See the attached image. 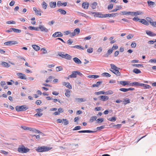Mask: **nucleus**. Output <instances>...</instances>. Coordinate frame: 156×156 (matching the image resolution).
<instances>
[{"mask_svg": "<svg viewBox=\"0 0 156 156\" xmlns=\"http://www.w3.org/2000/svg\"><path fill=\"white\" fill-rule=\"evenodd\" d=\"M149 62L151 63H156V59H151Z\"/></svg>", "mask_w": 156, "mask_h": 156, "instance_id": "774afa93", "label": "nucleus"}, {"mask_svg": "<svg viewBox=\"0 0 156 156\" xmlns=\"http://www.w3.org/2000/svg\"><path fill=\"white\" fill-rule=\"evenodd\" d=\"M54 78L53 76H50L46 80V82L48 83L51 82L52 80V79H53Z\"/></svg>", "mask_w": 156, "mask_h": 156, "instance_id": "a19ab883", "label": "nucleus"}, {"mask_svg": "<svg viewBox=\"0 0 156 156\" xmlns=\"http://www.w3.org/2000/svg\"><path fill=\"white\" fill-rule=\"evenodd\" d=\"M1 65L4 67H9L10 66V65L6 62H3L1 63Z\"/></svg>", "mask_w": 156, "mask_h": 156, "instance_id": "b1692460", "label": "nucleus"}, {"mask_svg": "<svg viewBox=\"0 0 156 156\" xmlns=\"http://www.w3.org/2000/svg\"><path fill=\"white\" fill-rule=\"evenodd\" d=\"M18 42L15 41H9L5 42L4 45L5 46H11L17 44Z\"/></svg>", "mask_w": 156, "mask_h": 156, "instance_id": "423d86ee", "label": "nucleus"}, {"mask_svg": "<svg viewBox=\"0 0 156 156\" xmlns=\"http://www.w3.org/2000/svg\"><path fill=\"white\" fill-rule=\"evenodd\" d=\"M133 37V36L132 34H130L127 36V39H129L132 38Z\"/></svg>", "mask_w": 156, "mask_h": 156, "instance_id": "338daca9", "label": "nucleus"}, {"mask_svg": "<svg viewBox=\"0 0 156 156\" xmlns=\"http://www.w3.org/2000/svg\"><path fill=\"white\" fill-rule=\"evenodd\" d=\"M80 31V30L79 28H77L75 29L74 31V32L71 33L70 37H72L76 35V34H79Z\"/></svg>", "mask_w": 156, "mask_h": 156, "instance_id": "0eeeda50", "label": "nucleus"}, {"mask_svg": "<svg viewBox=\"0 0 156 156\" xmlns=\"http://www.w3.org/2000/svg\"><path fill=\"white\" fill-rule=\"evenodd\" d=\"M81 129V127L80 126H76L74 127V128L73 129V130H78L80 129Z\"/></svg>", "mask_w": 156, "mask_h": 156, "instance_id": "680f3d73", "label": "nucleus"}, {"mask_svg": "<svg viewBox=\"0 0 156 156\" xmlns=\"http://www.w3.org/2000/svg\"><path fill=\"white\" fill-rule=\"evenodd\" d=\"M76 71H74L72 72V73L71 75H69L68 76V78H76V77L77 73H76Z\"/></svg>", "mask_w": 156, "mask_h": 156, "instance_id": "f3484780", "label": "nucleus"}, {"mask_svg": "<svg viewBox=\"0 0 156 156\" xmlns=\"http://www.w3.org/2000/svg\"><path fill=\"white\" fill-rule=\"evenodd\" d=\"M147 3L148 4V6L150 7H152L155 4V3L154 2L150 0H148L147 1Z\"/></svg>", "mask_w": 156, "mask_h": 156, "instance_id": "cd10ccee", "label": "nucleus"}, {"mask_svg": "<svg viewBox=\"0 0 156 156\" xmlns=\"http://www.w3.org/2000/svg\"><path fill=\"white\" fill-rule=\"evenodd\" d=\"M62 85L63 86H66L67 88L69 89H71L72 87L70 84L69 82H63Z\"/></svg>", "mask_w": 156, "mask_h": 156, "instance_id": "ddd939ff", "label": "nucleus"}, {"mask_svg": "<svg viewBox=\"0 0 156 156\" xmlns=\"http://www.w3.org/2000/svg\"><path fill=\"white\" fill-rule=\"evenodd\" d=\"M29 149L25 147L24 146L19 147L18 149V151L21 153H26L29 152Z\"/></svg>", "mask_w": 156, "mask_h": 156, "instance_id": "20e7f679", "label": "nucleus"}, {"mask_svg": "<svg viewBox=\"0 0 156 156\" xmlns=\"http://www.w3.org/2000/svg\"><path fill=\"white\" fill-rule=\"evenodd\" d=\"M131 46L132 48H135L136 46V44L134 42H133L131 44Z\"/></svg>", "mask_w": 156, "mask_h": 156, "instance_id": "0e129e2a", "label": "nucleus"}, {"mask_svg": "<svg viewBox=\"0 0 156 156\" xmlns=\"http://www.w3.org/2000/svg\"><path fill=\"white\" fill-rule=\"evenodd\" d=\"M42 8L44 9H46L47 7V4L45 2L43 1L42 2Z\"/></svg>", "mask_w": 156, "mask_h": 156, "instance_id": "58836bf2", "label": "nucleus"}, {"mask_svg": "<svg viewBox=\"0 0 156 156\" xmlns=\"http://www.w3.org/2000/svg\"><path fill=\"white\" fill-rule=\"evenodd\" d=\"M52 148V147H48L46 146H39L36 149L37 152H41L49 151Z\"/></svg>", "mask_w": 156, "mask_h": 156, "instance_id": "f257e3e1", "label": "nucleus"}, {"mask_svg": "<svg viewBox=\"0 0 156 156\" xmlns=\"http://www.w3.org/2000/svg\"><path fill=\"white\" fill-rule=\"evenodd\" d=\"M57 11L61 13L62 14L65 15L66 14V12L64 10L62 9H58Z\"/></svg>", "mask_w": 156, "mask_h": 156, "instance_id": "f704fd0d", "label": "nucleus"}, {"mask_svg": "<svg viewBox=\"0 0 156 156\" xmlns=\"http://www.w3.org/2000/svg\"><path fill=\"white\" fill-rule=\"evenodd\" d=\"M93 49L91 48H89L87 50V51L89 53H91L93 52Z\"/></svg>", "mask_w": 156, "mask_h": 156, "instance_id": "e2e57ef3", "label": "nucleus"}, {"mask_svg": "<svg viewBox=\"0 0 156 156\" xmlns=\"http://www.w3.org/2000/svg\"><path fill=\"white\" fill-rule=\"evenodd\" d=\"M38 28L40 29L41 31L42 32L44 31L47 32L48 31V30L42 25H39Z\"/></svg>", "mask_w": 156, "mask_h": 156, "instance_id": "6e6552de", "label": "nucleus"}, {"mask_svg": "<svg viewBox=\"0 0 156 156\" xmlns=\"http://www.w3.org/2000/svg\"><path fill=\"white\" fill-rule=\"evenodd\" d=\"M135 86H142V83H141L140 82H135Z\"/></svg>", "mask_w": 156, "mask_h": 156, "instance_id": "052dcab7", "label": "nucleus"}, {"mask_svg": "<svg viewBox=\"0 0 156 156\" xmlns=\"http://www.w3.org/2000/svg\"><path fill=\"white\" fill-rule=\"evenodd\" d=\"M63 36V34L60 32H55L52 35V37H61Z\"/></svg>", "mask_w": 156, "mask_h": 156, "instance_id": "9d476101", "label": "nucleus"}, {"mask_svg": "<svg viewBox=\"0 0 156 156\" xmlns=\"http://www.w3.org/2000/svg\"><path fill=\"white\" fill-rule=\"evenodd\" d=\"M28 28L30 30H38V28L37 27L30 26L28 27Z\"/></svg>", "mask_w": 156, "mask_h": 156, "instance_id": "c03bdc74", "label": "nucleus"}, {"mask_svg": "<svg viewBox=\"0 0 156 156\" xmlns=\"http://www.w3.org/2000/svg\"><path fill=\"white\" fill-rule=\"evenodd\" d=\"M100 98V100L105 101L108 100L109 99L108 96L106 95H101L99 97Z\"/></svg>", "mask_w": 156, "mask_h": 156, "instance_id": "9b49d317", "label": "nucleus"}, {"mask_svg": "<svg viewBox=\"0 0 156 156\" xmlns=\"http://www.w3.org/2000/svg\"><path fill=\"white\" fill-rule=\"evenodd\" d=\"M28 108L25 105L21 106H17L16 107V110L17 112L25 111Z\"/></svg>", "mask_w": 156, "mask_h": 156, "instance_id": "7ed1b4c3", "label": "nucleus"}, {"mask_svg": "<svg viewBox=\"0 0 156 156\" xmlns=\"http://www.w3.org/2000/svg\"><path fill=\"white\" fill-rule=\"evenodd\" d=\"M63 68L61 66H58L56 68V70L57 71H59L62 70Z\"/></svg>", "mask_w": 156, "mask_h": 156, "instance_id": "4d7b16f0", "label": "nucleus"}, {"mask_svg": "<svg viewBox=\"0 0 156 156\" xmlns=\"http://www.w3.org/2000/svg\"><path fill=\"white\" fill-rule=\"evenodd\" d=\"M146 19L147 21L149 22L150 23L151 25L152 24V23H153V22L151 18L148 17H147L146 18Z\"/></svg>", "mask_w": 156, "mask_h": 156, "instance_id": "864d4df0", "label": "nucleus"}, {"mask_svg": "<svg viewBox=\"0 0 156 156\" xmlns=\"http://www.w3.org/2000/svg\"><path fill=\"white\" fill-rule=\"evenodd\" d=\"M102 83V81H99L96 83V84H93L92 85V87H97L100 86L101 83Z\"/></svg>", "mask_w": 156, "mask_h": 156, "instance_id": "393cba45", "label": "nucleus"}, {"mask_svg": "<svg viewBox=\"0 0 156 156\" xmlns=\"http://www.w3.org/2000/svg\"><path fill=\"white\" fill-rule=\"evenodd\" d=\"M132 66L133 67H143L144 66L142 64H134L132 65Z\"/></svg>", "mask_w": 156, "mask_h": 156, "instance_id": "79ce46f5", "label": "nucleus"}, {"mask_svg": "<svg viewBox=\"0 0 156 156\" xmlns=\"http://www.w3.org/2000/svg\"><path fill=\"white\" fill-rule=\"evenodd\" d=\"M89 6V4L88 2H84L82 3V7L85 9H88Z\"/></svg>", "mask_w": 156, "mask_h": 156, "instance_id": "4468645a", "label": "nucleus"}, {"mask_svg": "<svg viewBox=\"0 0 156 156\" xmlns=\"http://www.w3.org/2000/svg\"><path fill=\"white\" fill-rule=\"evenodd\" d=\"M43 115L42 113L40 112H38L36 114L34 115V116L36 117H41Z\"/></svg>", "mask_w": 156, "mask_h": 156, "instance_id": "de8ad7c7", "label": "nucleus"}, {"mask_svg": "<svg viewBox=\"0 0 156 156\" xmlns=\"http://www.w3.org/2000/svg\"><path fill=\"white\" fill-rule=\"evenodd\" d=\"M13 31L16 33H20L21 32V30L20 29L13 28Z\"/></svg>", "mask_w": 156, "mask_h": 156, "instance_id": "603ef678", "label": "nucleus"}, {"mask_svg": "<svg viewBox=\"0 0 156 156\" xmlns=\"http://www.w3.org/2000/svg\"><path fill=\"white\" fill-rule=\"evenodd\" d=\"M119 90L120 91L124 92H126L127 91V88H120Z\"/></svg>", "mask_w": 156, "mask_h": 156, "instance_id": "69168bd1", "label": "nucleus"}, {"mask_svg": "<svg viewBox=\"0 0 156 156\" xmlns=\"http://www.w3.org/2000/svg\"><path fill=\"white\" fill-rule=\"evenodd\" d=\"M110 66L112 69L111 71L116 75L117 76H120V73L119 71V68L115 66L113 64H111Z\"/></svg>", "mask_w": 156, "mask_h": 156, "instance_id": "f03ea898", "label": "nucleus"}, {"mask_svg": "<svg viewBox=\"0 0 156 156\" xmlns=\"http://www.w3.org/2000/svg\"><path fill=\"white\" fill-rule=\"evenodd\" d=\"M123 15H133V12H131L123 11L121 12Z\"/></svg>", "mask_w": 156, "mask_h": 156, "instance_id": "bb28decb", "label": "nucleus"}, {"mask_svg": "<svg viewBox=\"0 0 156 156\" xmlns=\"http://www.w3.org/2000/svg\"><path fill=\"white\" fill-rule=\"evenodd\" d=\"M123 102L124 104L125 105L129 103H130V99L128 98L124 99L123 100Z\"/></svg>", "mask_w": 156, "mask_h": 156, "instance_id": "c756f323", "label": "nucleus"}, {"mask_svg": "<svg viewBox=\"0 0 156 156\" xmlns=\"http://www.w3.org/2000/svg\"><path fill=\"white\" fill-rule=\"evenodd\" d=\"M97 5V3L96 2H94L91 5V7L93 9H94L96 8V6Z\"/></svg>", "mask_w": 156, "mask_h": 156, "instance_id": "09e8293b", "label": "nucleus"}, {"mask_svg": "<svg viewBox=\"0 0 156 156\" xmlns=\"http://www.w3.org/2000/svg\"><path fill=\"white\" fill-rule=\"evenodd\" d=\"M108 119L111 122H114L116 121V118L115 117H114L112 118H110Z\"/></svg>", "mask_w": 156, "mask_h": 156, "instance_id": "5fc2aeb1", "label": "nucleus"}, {"mask_svg": "<svg viewBox=\"0 0 156 156\" xmlns=\"http://www.w3.org/2000/svg\"><path fill=\"white\" fill-rule=\"evenodd\" d=\"M72 48H80V49H81L82 50H83L84 48L82 47L80 45H76L74 46H73L71 47Z\"/></svg>", "mask_w": 156, "mask_h": 156, "instance_id": "37998d69", "label": "nucleus"}, {"mask_svg": "<svg viewBox=\"0 0 156 156\" xmlns=\"http://www.w3.org/2000/svg\"><path fill=\"white\" fill-rule=\"evenodd\" d=\"M32 47L36 51H37L40 50V47L36 45H33Z\"/></svg>", "mask_w": 156, "mask_h": 156, "instance_id": "2f4dec72", "label": "nucleus"}, {"mask_svg": "<svg viewBox=\"0 0 156 156\" xmlns=\"http://www.w3.org/2000/svg\"><path fill=\"white\" fill-rule=\"evenodd\" d=\"M142 86H143L144 89H149L151 88L150 86L144 83H142Z\"/></svg>", "mask_w": 156, "mask_h": 156, "instance_id": "ea45409f", "label": "nucleus"}, {"mask_svg": "<svg viewBox=\"0 0 156 156\" xmlns=\"http://www.w3.org/2000/svg\"><path fill=\"white\" fill-rule=\"evenodd\" d=\"M65 53V52H58V55L59 56L64 58Z\"/></svg>", "mask_w": 156, "mask_h": 156, "instance_id": "e433bc0d", "label": "nucleus"}, {"mask_svg": "<svg viewBox=\"0 0 156 156\" xmlns=\"http://www.w3.org/2000/svg\"><path fill=\"white\" fill-rule=\"evenodd\" d=\"M64 56V58L67 60H70L72 58V57L71 56H70L69 55L66 53H65V55Z\"/></svg>", "mask_w": 156, "mask_h": 156, "instance_id": "a878e982", "label": "nucleus"}, {"mask_svg": "<svg viewBox=\"0 0 156 156\" xmlns=\"http://www.w3.org/2000/svg\"><path fill=\"white\" fill-rule=\"evenodd\" d=\"M87 77L89 78H94V79H96L99 77V76L97 75H90L87 76Z\"/></svg>", "mask_w": 156, "mask_h": 156, "instance_id": "72a5a7b5", "label": "nucleus"}, {"mask_svg": "<svg viewBox=\"0 0 156 156\" xmlns=\"http://www.w3.org/2000/svg\"><path fill=\"white\" fill-rule=\"evenodd\" d=\"M66 92L65 94V95L68 97H69L70 96V94H69L70 92V90L68 89H67L66 90Z\"/></svg>", "mask_w": 156, "mask_h": 156, "instance_id": "a18cd8bd", "label": "nucleus"}, {"mask_svg": "<svg viewBox=\"0 0 156 156\" xmlns=\"http://www.w3.org/2000/svg\"><path fill=\"white\" fill-rule=\"evenodd\" d=\"M102 75L103 76H105L107 77H110L111 75L108 73H102Z\"/></svg>", "mask_w": 156, "mask_h": 156, "instance_id": "6e6d98bb", "label": "nucleus"}, {"mask_svg": "<svg viewBox=\"0 0 156 156\" xmlns=\"http://www.w3.org/2000/svg\"><path fill=\"white\" fill-rule=\"evenodd\" d=\"M49 6L51 8H55L56 6V3L55 2H51L49 3Z\"/></svg>", "mask_w": 156, "mask_h": 156, "instance_id": "dca6fc26", "label": "nucleus"}, {"mask_svg": "<svg viewBox=\"0 0 156 156\" xmlns=\"http://www.w3.org/2000/svg\"><path fill=\"white\" fill-rule=\"evenodd\" d=\"M133 12L132 15H141L143 14V12L140 11H138L135 12Z\"/></svg>", "mask_w": 156, "mask_h": 156, "instance_id": "c85d7f7f", "label": "nucleus"}, {"mask_svg": "<svg viewBox=\"0 0 156 156\" xmlns=\"http://www.w3.org/2000/svg\"><path fill=\"white\" fill-rule=\"evenodd\" d=\"M73 61L76 63L78 64H80L82 63L81 61L77 57H75L73 58Z\"/></svg>", "mask_w": 156, "mask_h": 156, "instance_id": "4be33fe9", "label": "nucleus"}, {"mask_svg": "<svg viewBox=\"0 0 156 156\" xmlns=\"http://www.w3.org/2000/svg\"><path fill=\"white\" fill-rule=\"evenodd\" d=\"M94 16L96 17L99 18H104V14H102L98 12H95L94 13Z\"/></svg>", "mask_w": 156, "mask_h": 156, "instance_id": "2eb2a0df", "label": "nucleus"}, {"mask_svg": "<svg viewBox=\"0 0 156 156\" xmlns=\"http://www.w3.org/2000/svg\"><path fill=\"white\" fill-rule=\"evenodd\" d=\"M21 128L23 129L24 130H29L30 131H37V130H36L35 129L29 127H27L26 126H21Z\"/></svg>", "mask_w": 156, "mask_h": 156, "instance_id": "1a4fd4ad", "label": "nucleus"}, {"mask_svg": "<svg viewBox=\"0 0 156 156\" xmlns=\"http://www.w3.org/2000/svg\"><path fill=\"white\" fill-rule=\"evenodd\" d=\"M140 22L146 25H149L148 23L145 20L142 19L140 21Z\"/></svg>", "mask_w": 156, "mask_h": 156, "instance_id": "7c9ffc66", "label": "nucleus"}, {"mask_svg": "<svg viewBox=\"0 0 156 156\" xmlns=\"http://www.w3.org/2000/svg\"><path fill=\"white\" fill-rule=\"evenodd\" d=\"M96 131H94L90 130H81L78 132L79 133H93L96 132Z\"/></svg>", "mask_w": 156, "mask_h": 156, "instance_id": "412c9836", "label": "nucleus"}, {"mask_svg": "<svg viewBox=\"0 0 156 156\" xmlns=\"http://www.w3.org/2000/svg\"><path fill=\"white\" fill-rule=\"evenodd\" d=\"M17 75L18 76V77L19 78L22 79H26V76L25 74H23L22 73H17Z\"/></svg>", "mask_w": 156, "mask_h": 156, "instance_id": "f8f14e48", "label": "nucleus"}, {"mask_svg": "<svg viewBox=\"0 0 156 156\" xmlns=\"http://www.w3.org/2000/svg\"><path fill=\"white\" fill-rule=\"evenodd\" d=\"M133 72L135 73L138 74L141 73V71L139 69L135 68L133 70Z\"/></svg>", "mask_w": 156, "mask_h": 156, "instance_id": "c9c22d12", "label": "nucleus"}, {"mask_svg": "<svg viewBox=\"0 0 156 156\" xmlns=\"http://www.w3.org/2000/svg\"><path fill=\"white\" fill-rule=\"evenodd\" d=\"M120 83L123 86H125L129 84L128 81H120Z\"/></svg>", "mask_w": 156, "mask_h": 156, "instance_id": "473e14b6", "label": "nucleus"}, {"mask_svg": "<svg viewBox=\"0 0 156 156\" xmlns=\"http://www.w3.org/2000/svg\"><path fill=\"white\" fill-rule=\"evenodd\" d=\"M105 92L104 91L95 92V94L96 95H98L101 94H105Z\"/></svg>", "mask_w": 156, "mask_h": 156, "instance_id": "49530a36", "label": "nucleus"}, {"mask_svg": "<svg viewBox=\"0 0 156 156\" xmlns=\"http://www.w3.org/2000/svg\"><path fill=\"white\" fill-rule=\"evenodd\" d=\"M75 100L76 102H84L86 101V99L82 98H75Z\"/></svg>", "mask_w": 156, "mask_h": 156, "instance_id": "aec40b11", "label": "nucleus"}, {"mask_svg": "<svg viewBox=\"0 0 156 156\" xmlns=\"http://www.w3.org/2000/svg\"><path fill=\"white\" fill-rule=\"evenodd\" d=\"M147 34L150 36L153 37L156 36V34L151 32L149 30H147L146 31Z\"/></svg>", "mask_w": 156, "mask_h": 156, "instance_id": "6ab92c4d", "label": "nucleus"}, {"mask_svg": "<svg viewBox=\"0 0 156 156\" xmlns=\"http://www.w3.org/2000/svg\"><path fill=\"white\" fill-rule=\"evenodd\" d=\"M6 23L7 24H16V22L14 21H7L6 22Z\"/></svg>", "mask_w": 156, "mask_h": 156, "instance_id": "13d9d810", "label": "nucleus"}, {"mask_svg": "<svg viewBox=\"0 0 156 156\" xmlns=\"http://www.w3.org/2000/svg\"><path fill=\"white\" fill-rule=\"evenodd\" d=\"M97 118L96 116H94L91 117L90 119V122H93L94 120H95Z\"/></svg>", "mask_w": 156, "mask_h": 156, "instance_id": "8fccbe9b", "label": "nucleus"}, {"mask_svg": "<svg viewBox=\"0 0 156 156\" xmlns=\"http://www.w3.org/2000/svg\"><path fill=\"white\" fill-rule=\"evenodd\" d=\"M57 121L58 123H63L64 125H67L69 123V121L66 119H58Z\"/></svg>", "mask_w": 156, "mask_h": 156, "instance_id": "39448f33", "label": "nucleus"}, {"mask_svg": "<svg viewBox=\"0 0 156 156\" xmlns=\"http://www.w3.org/2000/svg\"><path fill=\"white\" fill-rule=\"evenodd\" d=\"M104 119L103 118H99L96 120V122L98 123H101L104 121Z\"/></svg>", "mask_w": 156, "mask_h": 156, "instance_id": "3c124183", "label": "nucleus"}, {"mask_svg": "<svg viewBox=\"0 0 156 156\" xmlns=\"http://www.w3.org/2000/svg\"><path fill=\"white\" fill-rule=\"evenodd\" d=\"M65 35H68V34H70L69 36L70 37V35L71 34V33L70 31L67 30L65 31L64 32Z\"/></svg>", "mask_w": 156, "mask_h": 156, "instance_id": "bf43d9fd", "label": "nucleus"}, {"mask_svg": "<svg viewBox=\"0 0 156 156\" xmlns=\"http://www.w3.org/2000/svg\"><path fill=\"white\" fill-rule=\"evenodd\" d=\"M105 94L109 95L112 94L113 93V91L111 90H109L106 92H105Z\"/></svg>", "mask_w": 156, "mask_h": 156, "instance_id": "4c0bfd02", "label": "nucleus"}, {"mask_svg": "<svg viewBox=\"0 0 156 156\" xmlns=\"http://www.w3.org/2000/svg\"><path fill=\"white\" fill-rule=\"evenodd\" d=\"M33 9L34 11L35 12L36 14L37 15L41 16V12L40 11L38 10L36 7H34L33 8Z\"/></svg>", "mask_w": 156, "mask_h": 156, "instance_id": "5701e85b", "label": "nucleus"}, {"mask_svg": "<svg viewBox=\"0 0 156 156\" xmlns=\"http://www.w3.org/2000/svg\"><path fill=\"white\" fill-rule=\"evenodd\" d=\"M57 6L58 7H60L62 5H64V6H66L67 5V2H65L62 3L60 1H58L57 2Z\"/></svg>", "mask_w": 156, "mask_h": 156, "instance_id": "a211bd4d", "label": "nucleus"}]
</instances>
